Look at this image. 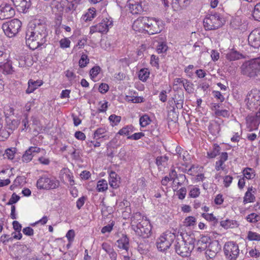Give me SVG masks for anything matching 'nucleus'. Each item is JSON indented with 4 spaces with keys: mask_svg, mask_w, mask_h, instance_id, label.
<instances>
[{
    "mask_svg": "<svg viewBox=\"0 0 260 260\" xmlns=\"http://www.w3.org/2000/svg\"><path fill=\"white\" fill-rule=\"evenodd\" d=\"M47 36L46 28L44 24L30 22L26 34V44L30 49L35 50L46 42Z\"/></svg>",
    "mask_w": 260,
    "mask_h": 260,
    "instance_id": "nucleus-1",
    "label": "nucleus"
},
{
    "mask_svg": "<svg viewBox=\"0 0 260 260\" xmlns=\"http://www.w3.org/2000/svg\"><path fill=\"white\" fill-rule=\"evenodd\" d=\"M161 21L152 17H140L134 21L133 28L136 31L147 32L150 35L159 32L162 29Z\"/></svg>",
    "mask_w": 260,
    "mask_h": 260,
    "instance_id": "nucleus-2",
    "label": "nucleus"
},
{
    "mask_svg": "<svg viewBox=\"0 0 260 260\" xmlns=\"http://www.w3.org/2000/svg\"><path fill=\"white\" fill-rule=\"evenodd\" d=\"M174 247L176 252L183 257L190 255L194 248L195 238L193 235L180 233L176 236Z\"/></svg>",
    "mask_w": 260,
    "mask_h": 260,
    "instance_id": "nucleus-3",
    "label": "nucleus"
},
{
    "mask_svg": "<svg viewBox=\"0 0 260 260\" xmlns=\"http://www.w3.org/2000/svg\"><path fill=\"white\" fill-rule=\"evenodd\" d=\"M131 225L140 236L146 238L151 235L152 227L149 221L139 212L135 213L132 216Z\"/></svg>",
    "mask_w": 260,
    "mask_h": 260,
    "instance_id": "nucleus-4",
    "label": "nucleus"
},
{
    "mask_svg": "<svg viewBox=\"0 0 260 260\" xmlns=\"http://www.w3.org/2000/svg\"><path fill=\"white\" fill-rule=\"evenodd\" d=\"M198 251L201 252L205 250L206 257L213 258L221 250V246L217 240H212L210 237L202 236L197 243Z\"/></svg>",
    "mask_w": 260,
    "mask_h": 260,
    "instance_id": "nucleus-5",
    "label": "nucleus"
},
{
    "mask_svg": "<svg viewBox=\"0 0 260 260\" xmlns=\"http://www.w3.org/2000/svg\"><path fill=\"white\" fill-rule=\"evenodd\" d=\"M243 74L260 81V57L245 62L241 66Z\"/></svg>",
    "mask_w": 260,
    "mask_h": 260,
    "instance_id": "nucleus-6",
    "label": "nucleus"
},
{
    "mask_svg": "<svg viewBox=\"0 0 260 260\" xmlns=\"http://www.w3.org/2000/svg\"><path fill=\"white\" fill-rule=\"evenodd\" d=\"M176 238L174 233L166 231L157 239L156 247L160 251H165L170 248L173 241Z\"/></svg>",
    "mask_w": 260,
    "mask_h": 260,
    "instance_id": "nucleus-7",
    "label": "nucleus"
},
{
    "mask_svg": "<svg viewBox=\"0 0 260 260\" xmlns=\"http://www.w3.org/2000/svg\"><path fill=\"white\" fill-rule=\"evenodd\" d=\"M21 26V21L17 19H14L4 23L2 28L6 36L9 38H12L19 32Z\"/></svg>",
    "mask_w": 260,
    "mask_h": 260,
    "instance_id": "nucleus-8",
    "label": "nucleus"
},
{
    "mask_svg": "<svg viewBox=\"0 0 260 260\" xmlns=\"http://www.w3.org/2000/svg\"><path fill=\"white\" fill-rule=\"evenodd\" d=\"M223 20L219 15H207L204 20V26L206 30H212L219 28L223 24Z\"/></svg>",
    "mask_w": 260,
    "mask_h": 260,
    "instance_id": "nucleus-9",
    "label": "nucleus"
},
{
    "mask_svg": "<svg viewBox=\"0 0 260 260\" xmlns=\"http://www.w3.org/2000/svg\"><path fill=\"white\" fill-rule=\"evenodd\" d=\"M126 6L128 11L133 14H139L148 9L144 0H127Z\"/></svg>",
    "mask_w": 260,
    "mask_h": 260,
    "instance_id": "nucleus-10",
    "label": "nucleus"
},
{
    "mask_svg": "<svg viewBox=\"0 0 260 260\" xmlns=\"http://www.w3.org/2000/svg\"><path fill=\"white\" fill-rule=\"evenodd\" d=\"M225 257L229 260H236L239 256L240 250L238 244L234 242L225 243L223 247Z\"/></svg>",
    "mask_w": 260,
    "mask_h": 260,
    "instance_id": "nucleus-11",
    "label": "nucleus"
},
{
    "mask_svg": "<svg viewBox=\"0 0 260 260\" xmlns=\"http://www.w3.org/2000/svg\"><path fill=\"white\" fill-rule=\"evenodd\" d=\"M59 182L54 178L42 177L37 181V186L39 189H55L59 186Z\"/></svg>",
    "mask_w": 260,
    "mask_h": 260,
    "instance_id": "nucleus-12",
    "label": "nucleus"
},
{
    "mask_svg": "<svg viewBox=\"0 0 260 260\" xmlns=\"http://www.w3.org/2000/svg\"><path fill=\"white\" fill-rule=\"evenodd\" d=\"M112 25V20L111 18H106L103 19L100 23L90 27V32L91 34L95 32H107Z\"/></svg>",
    "mask_w": 260,
    "mask_h": 260,
    "instance_id": "nucleus-13",
    "label": "nucleus"
},
{
    "mask_svg": "<svg viewBox=\"0 0 260 260\" xmlns=\"http://www.w3.org/2000/svg\"><path fill=\"white\" fill-rule=\"evenodd\" d=\"M248 106L254 107L260 106V91L257 89H252L247 94L245 100Z\"/></svg>",
    "mask_w": 260,
    "mask_h": 260,
    "instance_id": "nucleus-14",
    "label": "nucleus"
},
{
    "mask_svg": "<svg viewBox=\"0 0 260 260\" xmlns=\"http://www.w3.org/2000/svg\"><path fill=\"white\" fill-rule=\"evenodd\" d=\"M260 123V107L254 115H248L246 118L247 127L249 131L257 129Z\"/></svg>",
    "mask_w": 260,
    "mask_h": 260,
    "instance_id": "nucleus-15",
    "label": "nucleus"
},
{
    "mask_svg": "<svg viewBox=\"0 0 260 260\" xmlns=\"http://www.w3.org/2000/svg\"><path fill=\"white\" fill-rule=\"evenodd\" d=\"M55 7L59 12L69 13L75 10L76 8L73 2H69L67 0H60V2L55 0Z\"/></svg>",
    "mask_w": 260,
    "mask_h": 260,
    "instance_id": "nucleus-16",
    "label": "nucleus"
},
{
    "mask_svg": "<svg viewBox=\"0 0 260 260\" xmlns=\"http://www.w3.org/2000/svg\"><path fill=\"white\" fill-rule=\"evenodd\" d=\"M39 153H41L42 154H45L46 153V151L44 149L37 147H30L25 151L22 156V158L23 161L26 162L30 161L32 159L35 154Z\"/></svg>",
    "mask_w": 260,
    "mask_h": 260,
    "instance_id": "nucleus-17",
    "label": "nucleus"
},
{
    "mask_svg": "<svg viewBox=\"0 0 260 260\" xmlns=\"http://www.w3.org/2000/svg\"><path fill=\"white\" fill-rule=\"evenodd\" d=\"M203 168L199 165H192L187 171V174L194 176L196 182L203 181L204 179V176L203 174Z\"/></svg>",
    "mask_w": 260,
    "mask_h": 260,
    "instance_id": "nucleus-18",
    "label": "nucleus"
},
{
    "mask_svg": "<svg viewBox=\"0 0 260 260\" xmlns=\"http://www.w3.org/2000/svg\"><path fill=\"white\" fill-rule=\"evenodd\" d=\"M15 15V10L11 5L2 4L0 6V19H8Z\"/></svg>",
    "mask_w": 260,
    "mask_h": 260,
    "instance_id": "nucleus-19",
    "label": "nucleus"
},
{
    "mask_svg": "<svg viewBox=\"0 0 260 260\" xmlns=\"http://www.w3.org/2000/svg\"><path fill=\"white\" fill-rule=\"evenodd\" d=\"M248 42L253 48L260 49V29H255L250 32Z\"/></svg>",
    "mask_w": 260,
    "mask_h": 260,
    "instance_id": "nucleus-20",
    "label": "nucleus"
},
{
    "mask_svg": "<svg viewBox=\"0 0 260 260\" xmlns=\"http://www.w3.org/2000/svg\"><path fill=\"white\" fill-rule=\"evenodd\" d=\"M231 25L236 29H245L246 23L240 16H236L232 17L231 20Z\"/></svg>",
    "mask_w": 260,
    "mask_h": 260,
    "instance_id": "nucleus-21",
    "label": "nucleus"
},
{
    "mask_svg": "<svg viewBox=\"0 0 260 260\" xmlns=\"http://www.w3.org/2000/svg\"><path fill=\"white\" fill-rule=\"evenodd\" d=\"M94 138L96 140L103 139L107 140L109 139L110 135L108 132L107 128L105 127L98 128L94 133Z\"/></svg>",
    "mask_w": 260,
    "mask_h": 260,
    "instance_id": "nucleus-22",
    "label": "nucleus"
},
{
    "mask_svg": "<svg viewBox=\"0 0 260 260\" xmlns=\"http://www.w3.org/2000/svg\"><path fill=\"white\" fill-rule=\"evenodd\" d=\"M14 5L21 12H25L30 6V0H12Z\"/></svg>",
    "mask_w": 260,
    "mask_h": 260,
    "instance_id": "nucleus-23",
    "label": "nucleus"
},
{
    "mask_svg": "<svg viewBox=\"0 0 260 260\" xmlns=\"http://www.w3.org/2000/svg\"><path fill=\"white\" fill-rule=\"evenodd\" d=\"M109 183L110 186L113 188H117L119 186L120 178L114 171H111L109 173Z\"/></svg>",
    "mask_w": 260,
    "mask_h": 260,
    "instance_id": "nucleus-24",
    "label": "nucleus"
},
{
    "mask_svg": "<svg viewBox=\"0 0 260 260\" xmlns=\"http://www.w3.org/2000/svg\"><path fill=\"white\" fill-rule=\"evenodd\" d=\"M255 190L252 187H249L248 188L243 198V203L245 204L247 203H252L255 201Z\"/></svg>",
    "mask_w": 260,
    "mask_h": 260,
    "instance_id": "nucleus-25",
    "label": "nucleus"
},
{
    "mask_svg": "<svg viewBox=\"0 0 260 260\" xmlns=\"http://www.w3.org/2000/svg\"><path fill=\"white\" fill-rule=\"evenodd\" d=\"M220 225L224 229H234L238 228L239 224L235 220L226 219L220 222Z\"/></svg>",
    "mask_w": 260,
    "mask_h": 260,
    "instance_id": "nucleus-26",
    "label": "nucleus"
},
{
    "mask_svg": "<svg viewBox=\"0 0 260 260\" xmlns=\"http://www.w3.org/2000/svg\"><path fill=\"white\" fill-rule=\"evenodd\" d=\"M225 57L229 61H235L243 58V56L237 51L232 49L228 51Z\"/></svg>",
    "mask_w": 260,
    "mask_h": 260,
    "instance_id": "nucleus-27",
    "label": "nucleus"
},
{
    "mask_svg": "<svg viewBox=\"0 0 260 260\" xmlns=\"http://www.w3.org/2000/svg\"><path fill=\"white\" fill-rule=\"evenodd\" d=\"M43 83L42 80H38L37 81H33L29 80L28 82V88L26 90L27 93H32L38 87L41 86Z\"/></svg>",
    "mask_w": 260,
    "mask_h": 260,
    "instance_id": "nucleus-28",
    "label": "nucleus"
},
{
    "mask_svg": "<svg viewBox=\"0 0 260 260\" xmlns=\"http://www.w3.org/2000/svg\"><path fill=\"white\" fill-rule=\"evenodd\" d=\"M96 15V10L93 8H89L82 15L81 19L85 22L91 21Z\"/></svg>",
    "mask_w": 260,
    "mask_h": 260,
    "instance_id": "nucleus-29",
    "label": "nucleus"
},
{
    "mask_svg": "<svg viewBox=\"0 0 260 260\" xmlns=\"http://www.w3.org/2000/svg\"><path fill=\"white\" fill-rule=\"evenodd\" d=\"M9 110H10L9 114L8 112V107H5L4 111H5V113L7 117V120L8 124H9L10 121L11 122L12 125H9V128L12 130V129H14L16 128V127H17V126L19 124V122L17 120H16L15 119H12L8 117V115H11V114H13V109L12 108H9Z\"/></svg>",
    "mask_w": 260,
    "mask_h": 260,
    "instance_id": "nucleus-30",
    "label": "nucleus"
},
{
    "mask_svg": "<svg viewBox=\"0 0 260 260\" xmlns=\"http://www.w3.org/2000/svg\"><path fill=\"white\" fill-rule=\"evenodd\" d=\"M117 245L119 248L127 251L129 248V240L126 236L122 235L117 241Z\"/></svg>",
    "mask_w": 260,
    "mask_h": 260,
    "instance_id": "nucleus-31",
    "label": "nucleus"
},
{
    "mask_svg": "<svg viewBox=\"0 0 260 260\" xmlns=\"http://www.w3.org/2000/svg\"><path fill=\"white\" fill-rule=\"evenodd\" d=\"M197 219L192 216H189L185 218L183 221V225L185 227L193 228L196 224Z\"/></svg>",
    "mask_w": 260,
    "mask_h": 260,
    "instance_id": "nucleus-32",
    "label": "nucleus"
},
{
    "mask_svg": "<svg viewBox=\"0 0 260 260\" xmlns=\"http://www.w3.org/2000/svg\"><path fill=\"white\" fill-rule=\"evenodd\" d=\"M101 72V69L99 66H94L90 71V78L94 82L97 81L98 75Z\"/></svg>",
    "mask_w": 260,
    "mask_h": 260,
    "instance_id": "nucleus-33",
    "label": "nucleus"
},
{
    "mask_svg": "<svg viewBox=\"0 0 260 260\" xmlns=\"http://www.w3.org/2000/svg\"><path fill=\"white\" fill-rule=\"evenodd\" d=\"M187 84V81L186 80L183 79L182 78H175L174 80L173 86V88L175 90H177L178 88H180L182 85H183L184 88H186V84Z\"/></svg>",
    "mask_w": 260,
    "mask_h": 260,
    "instance_id": "nucleus-34",
    "label": "nucleus"
},
{
    "mask_svg": "<svg viewBox=\"0 0 260 260\" xmlns=\"http://www.w3.org/2000/svg\"><path fill=\"white\" fill-rule=\"evenodd\" d=\"M134 131V127L132 125H126L120 129L117 135L127 136Z\"/></svg>",
    "mask_w": 260,
    "mask_h": 260,
    "instance_id": "nucleus-35",
    "label": "nucleus"
},
{
    "mask_svg": "<svg viewBox=\"0 0 260 260\" xmlns=\"http://www.w3.org/2000/svg\"><path fill=\"white\" fill-rule=\"evenodd\" d=\"M108 189V183L105 179H101L97 182L96 190L99 192H104Z\"/></svg>",
    "mask_w": 260,
    "mask_h": 260,
    "instance_id": "nucleus-36",
    "label": "nucleus"
},
{
    "mask_svg": "<svg viewBox=\"0 0 260 260\" xmlns=\"http://www.w3.org/2000/svg\"><path fill=\"white\" fill-rule=\"evenodd\" d=\"M150 72L148 69L144 68L140 70L139 72V78L143 82L146 81L149 78Z\"/></svg>",
    "mask_w": 260,
    "mask_h": 260,
    "instance_id": "nucleus-37",
    "label": "nucleus"
},
{
    "mask_svg": "<svg viewBox=\"0 0 260 260\" xmlns=\"http://www.w3.org/2000/svg\"><path fill=\"white\" fill-rule=\"evenodd\" d=\"M243 174L247 179H252L255 176V171L253 169L247 168L243 170Z\"/></svg>",
    "mask_w": 260,
    "mask_h": 260,
    "instance_id": "nucleus-38",
    "label": "nucleus"
},
{
    "mask_svg": "<svg viewBox=\"0 0 260 260\" xmlns=\"http://www.w3.org/2000/svg\"><path fill=\"white\" fill-rule=\"evenodd\" d=\"M151 120L148 115L144 114L140 117L139 119L140 125L141 127H145L150 124Z\"/></svg>",
    "mask_w": 260,
    "mask_h": 260,
    "instance_id": "nucleus-39",
    "label": "nucleus"
},
{
    "mask_svg": "<svg viewBox=\"0 0 260 260\" xmlns=\"http://www.w3.org/2000/svg\"><path fill=\"white\" fill-rule=\"evenodd\" d=\"M31 64L30 60V56L29 55H26L23 58L19 59V66L20 67H24L25 66H30Z\"/></svg>",
    "mask_w": 260,
    "mask_h": 260,
    "instance_id": "nucleus-40",
    "label": "nucleus"
},
{
    "mask_svg": "<svg viewBox=\"0 0 260 260\" xmlns=\"http://www.w3.org/2000/svg\"><path fill=\"white\" fill-rule=\"evenodd\" d=\"M64 174V176H63V178L65 177V179H67L69 182L70 184L72 186L74 185L75 184L74 180L73 179V176L72 173L70 172V170L68 169H64L61 171Z\"/></svg>",
    "mask_w": 260,
    "mask_h": 260,
    "instance_id": "nucleus-41",
    "label": "nucleus"
},
{
    "mask_svg": "<svg viewBox=\"0 0 260 260\" xmlns=\"http://www.w3.org/2000/svg\"><path fill=\"white\" fill-rule=\"evenodd\" d=\"M25 182V179L23 177H17L14 180L13 184L10 187L11 190H14L16 187L22 185Z\"/></svg>",
    "mask_w": 260,
    "mask_h": 260,
    "instance_id": "nucleus-42",
    "label": "nucleus"
},
{
    "mask_svg": "<svg viewBox=\"0 0 260 260\" xmlns=\"http://www.w3.org/2000/svg\"><path fill=\"white\" fill-rule=\"evenodd\" d=\"M246 219L248 222L254 223L260 220V215L255 213H252L248 215Z\"/></svg>",
    "mask_w": 260,
    "mask_h": 260,
    "instance_id": "nucleus-43",
    "label": "nucleus"
},
{
    "mask_svg": "<svg viewBox=\"0 0 260 260\" xmlns=\"http://www.w3.org/2000/svg\"><path fill=\"white\" fill-rule=\"evenodd\" d=\"M121 119V118L120 116L116 115L115 114L111 115L108 118L110 124L112 126L118 125V124L120 122Z\"/></svg>",
    "mask_w": 260,
    "mask_h": 260,
    "instance_id": "nucleus-44",
    "label": "nucleus"
},
{
    "mask_svg": "<svg viewBox=\"0 0 260 260\" xmlns=\"http://www.w3.org/2000/svg\"><path fill=\"white\" fill-rule=\"evenodd\" d=\"M16 151L17 150L15 148H11L6 149L4 154L5 157L9 159H13L15 157Z\"/></svg>",
    "mask_w": 260,
    "mask_h": 260,
    "instance_id": "nucleus-45",
    "label": "nucleus"
},
{
    "mask_svg": "<svg viewBox=\"0 0 260 260\" xmlns=\"http://www.w3.org/2000/svg\"><path fill=\"white\" fill-rule=\"evenodd\" d=\"M71 42L68 38H63L59 41V47L62 49H64L70 47Z\"/></svg>",
    "mask_w": 260,
    "mask_h": 260,
    "instance_id": "nucleus-46",
    "label": "nucleus"
},
{
    "mask_svg": "<svg viewBox=\"0 0 260 260\" xmlns=\"http://www.w3.org/2000/svg\"><path fill=\"white\" fill-rule=\"evenodd\" d=\"M252 17L254 20L260 21V3L254 6L252 11Z\"/></svg>",
    "mask_w": 260,
    "mask_h": 260,
    "instance_id": "nucleus-47",
    "label": "nucleus"
},
{
    "mask_svg": "<svg viewBox=\"0 0 260 260\" xmlns=\"http://www.w3.org/2000/svg\"><path fill=\"white\" fill-rule=\"evenodd\" d=\"M89 62V59L86 54H82L79 60V66L80 68L85 67Z\"/></svg>",
    "mask_w": 260,
    "mask_h": 260,
    "instance_id": "nucleus-48",
    "label": "nucleus"
},
{
    "mask_svg": "<svg viewBox=\"0 0 260 260\" xmlns=\"http://www.w3.org/2000/svg\"><path fill=\"white\" fill-rule=\"evenodd\" d=\"M220 151L219 147L217 145H214L213 149L207 152V155L209 158L215 157Z\"/></svg>",
    "mask_w": 260,
    "mask_h": 260,
    "instance_id": "nucleus-49",
    "label": "nucleus"
},
{
    "mask_svg": "<svg viewBox=\"0 0 260 260\" xmlns=\"http://www.w3.org/2000/svg\"><path fill=\"white\" fill-rule=\"evenodd\" d=\"M200 194V189L199 187L193 186L190 188L189 192V196L192 198H196L199 196Z\"/></svg>",
    "mask_w": 260,
    "mask_h": 260,
    "instance_id": "nucleus-50",
    "label": "nucleus"
},
{
    "mask_svg": "<svg viewBox=\"0 0 260 260\" xmlns=\"http://www.w3.org/2000/svg\"><path fill=\"white\" fill-rule=\"evenodd\" d=\"M125 100L134 103H140L143 102V98L142 96L126 95Z\"/></svg>",
    "mask_w": 260,
    "mask_h": 260,
    "instance_id": "nucleus-51",
    "label": "nucleus"
},
{
    "mask_svg": "<svg viewBox=\"0 0 260 260\" xmlns=\"http://www.w3.org/2000/svg\"><path fill=\"white\" fill-rule=\"evenodd\" d=\"M247 238L250 241H260V234L256 232L249 231L247 234Z\"/></svg>",
    "mask_w": 260,
    "mask_h": 260,
    "instance_id": "nucleus-52",
    "label": "nucleus"
},
{
    "mask_svg": "<svg viewBox=\"0 0 260 260\" xmlns=\"http://www.w3.org/2000/svg\"><path fill=\"white\" fill-rule=\"evenodd\" d=\"M8 171V170H3L0 172V187L7 186L10 183V180L9 179H1L3 178V175L5 174Z\"/></svg>",
    "mask_w": 260,
    "mask_h": 260,
    "instance_id": "nucleus-53",
    "label": "nucleus"
},
{
    "mask_svg": "<svg viewBox=\"0 0 260 260\" xmlns=\"http://www.w3.org/2000/svg\"><path fill=\"white\" fill-rule=\"evenodd\" d=\"M11 69L12 67L9 62H7L5 63L0 62V72L9 73L10 72Z\"/></svg>",
    "mask_w": 260,
    "mask_h": 260,
    "instance_id": "nucleus-54",
    "label": "nucleus"
},
{
    "mask_svg": "<svg viewBox=\"0 0 260 260\" xmlns=\"http://www.w3.org/2000/svg\"><path fill=\"white\" fill-rule=\"evenodd\" d=\"M202 217L209 221H217V218L213 213H203L201 215Z\"/></svg>",
    "mask_w": 260,
    "mask_h": 260,
    "instance_id": "nucleus-55",
    "label": "nucleus"
},
{
    "mask_svg": "<svg viewBox=\"0 0 260 260\" xmlns=\"http://www.w3.org/2000/svg\"><path fill=\"white\" fill-rule=\"evenodd\" d=\"M168 49V46L166 43L161 42L158 44L157 47V52L158 53H162L165 52Z\"/></svg>",
    "mask_w": 260,
    "mask_h": 260,
    "instance_id": "nucleus-56",
    "label": "nucleus"
},
{
    "mask_svg": "<svg viewBox=\"0 0 260 260\" xmlns=\"http://www.w3.org/2000/svg\"><path fill=\"white\" fill-rule=\"evenodd\" d=\"M209 130L213 135H216L219 132V126L216 123H212L209 126Z\"/></svg>",
    "mask_w": 260,
    "mask_h": 260,
    "instance_id": "nucleus-57",
    "label": "nucleus"
},
{
    "mask_svg": "<svg viewBox=\"0 0 260 260\" xmlns=\"http://www.w3.org/2000/svg\"><path fill=\"white\" fill-rule=\"evenodd\" d=\"M215 114L217 116H222L228 117L230 115L229 112L226 110H216Z\"/></svg>",
    "mask_w": 260,
    "mask_h": 260,
    "instance_id": "nucleus-58",
    "label": "nucleus"
},
{
    "mask_svg": "<svg viewBox=\"0 0 260 260\" xmlns=\"http://www.w3.org/2000/svg\"><path fill=\"white\" fill-rule=\"evenodd\" d=\"M186 194V189L184 187H181L176 192V195L180 200H183L185 198Z\"/></svg>",
    "mask_w": 260,
    "mask_h": 260,
    "instance_id": "nucleus-59",
    "label": "nucleus"
},
{
    "mask_svg": "<svg viewBox=\"0 0 260 260\" xmlns=\"http://www.w3.org/2000/svg\"><path fill=\"white\" fill-rule=\"evenodd\" d=\"M46 154H42L43 156H40L38 158V161L43 165H47L50 163L49 158L46 156Z\"/></svg>",
    "mask_w": 260,
    "mask_h": 260,
    "instance_id": "nucleus-60",
    "label": "nucleus"
},
{
    "mask_svg": "<svg viewBox=\"0 0 260 260\" xmlns=\"http://www.w3.org/2000/svg\"><path fill=\"white\" fill-rule=\"evenodd\" d=\"M75 232L73 230H70L67 232L66 237L68 239L69 243L73 242L75 237Z\"/></svg>",
    "mask_w": 260,
    "mask_h": 260,
    "instance_id": "nucleus-61",
    "label": "nucleus"
},
{
    "mask_svg": "<svg viewBox=\"0 0 260 260\" xmlns=\"http://www.w3.org/2000/svg\"><path fill=\"white\" fill-rule=\"evenodd\" d=\"M143 136H144V134L142 132H140L135 133L133 135L128 136L127 138L129 139L137 140L141 139Z\"/></svg>",
    "mask_w": 260,
    "mask_h": 260,
    "instance_id": "nucleus-62",
    "label": "nucleus"
},
{
    "mask_svg": "<svg viewBox=\"0 0 260 260\" xmlns=\"http://www.w3.org/2000/svg\"><path fill=\"white\" fill-rule=\"evenodd\" d=\"M168 158L167 156H158L156 159V162L158 166L164 165V164L167 161Z\"/></svg>",
    "mask_w": 260,
    "mask_h": 260,
    "instance_id": "nucleus-63",
    "label": "nucleus"
},
{
    "mask_svg": "<svg viewBox=\"0 0 260 260\" xmlns=\"http://www.w3.org/2000/svg\"><path fill=\"white\" fill-rule=\"evenodd\" d=\"M224 199L223 198V196L221 194H217L214 201V204L217 205H221L223 202Z\"/></svg>",
    "mask_w": 260,
    "mask_h": 260,
    "instance_id": "nucleus-64",
    "label": "nucleus"
}]
</instances>
